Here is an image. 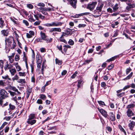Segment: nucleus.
I'll return each mask as SVG.
<instances>
[{
  "label": "nucleus",
  "mask_w": 135,
  "mask_h": 135,
  "mask_svg": "<svg viewBox=\"0 0 135 135\" xmlns=\"http://www.w3.org/2000/svg\"><path fill=\"white\" fill-rule=\"evenodd\" d=\"M5 42L11 49H13L16 46L15 43L13 38L12 36H10L5 40Z\"/></svg>",
  "instance_id": "f257e3e1"
},
{
  "label": "nucleus",
  "mask_w": 135,
  "mask_h": 135,
  "mask_svg": "<svg viewBox=\"0 0 135 135\" xmlns=\"http://www.w3.org/2000/svg\"><path fill=\"white\" fill-rule=\"evenodd\" d=\"M104 6V3L103 2H99L97 6L96 7V10L98 11V13L99 16H100L101 14L100 13H101L102 11V9Z\"/></svg>",
  "instance_id": "f03ea898"
},
{
  "label": "nucleus",
  "mask_w": 135,
  "mask_h": 135,
  "mask_svg": "<svg viewBox=\"0 0 135 135\" xmlns=\"http://www.w3.org/2000/svg\"><path fill=\"white\" fill-rule=\"evenodd\" d=\"M8 97V94L4 89H2L0 91V98L4 99Z\"/></svg>",
  "instance_id": "7ed1b4c3"
},
{
  "label": "nucleus",
  "mask_w": 135,
  "mask_h": 135,
  "mask_svg": "<svg viewBox=\"0 0 135 135\" xmlns=\"http://www.w3.org/2000/svg\"><path fill=\"white\" fill-rule=\"evenodd\" d=\"M126 4L127 6L126 7V9L128 11H130L131 8L135 7V4L134 3L132 4L129 1H128V2H126Z\"/></svg>",
  "instance_id": "20e7f679"
},
{
  "label": "nucleus",
  "mask_w": 135,
  "mask_h": 135,
  "mask_svg": "<svg viewBox=\"0 0 135 135\" xmlns=\"http://www.w3.org/2000/svg\"><path fill=\"white\" fill-rule=\"evenodd\" d=\"M97 4V2H93L91 3H89L87 5V8L90 11H93L94 9Z\"/></svg>",
  "instance_id": "39448f33"
},
{
  "label": "nucleus",
  "mask_w": 135,
  "mask_h": 135,
  "mask_svg": "<svg viewBox=\"0 0 135 135\" xmlns=\"http://www.w3.org/2000/svg\"><path fill=\"white\" fill-rule=\"evenodd\" d=\"M98 109L99 111L103 116L105 118H108V115L107 114V112L106 111L103 109H100L99 108H98Z\"/></svg>",
  "instance_id": "423d86ee"
},
{
  "label": "nucleus",
  "mask_w": 135,
  "mask_h": 135,
  "mask_svg": "<svg viewBox=\"0 0 135 135\" xmlns=\"http://www.w3.org/2000/svg\"><path fill=\"white\" fill-rule=\"evenodd\" d=\"M68 2L71 6L74 8H76V4L77 1L76 0H67Z\"/></svg>",
  "instance_id": "0eeeda50"
},
{
  "label": "nucleus",
  "mask_w": 135,
  "mask_h": 135,
  "mask_svg": "<svg viewBox=\"0 0 135 135\" xmlns=\"http://www.w3.org/2000/svg\"><path fill=\"white\" fill-rule=\"evenodd\" d=\"M61 30L60 28H51L49 30V32L52 33L54 32H60Z\"/></svg>",
  "instance_id": "6e6552de"
},
{
  "label": "nucleus",
  "mask_w": 135,
  "mask_h": 135,
  "mask_svg": "<svg viewBox=\"0 0 135 135\" xmlns=\"http://www.w3.org/2000/svg\"><path fill=\"white\" fill-rule=\"evenodd\" d=\"M52 27H56L61 26L62 23L60 22H53L51 23Z\"/></svg>",
  "instance_id": "1a4fd4ad"
},
{
  "label": "nucleus",
  "mask_w": 135,
  "mask_h": 135,
  "mask_svg": "<svg viewBox=\"0 0 135 135\" xmlns=\"http://www.w3.org/2000/svg\"><path fill=\"white\" fill-rule=\"evenodd\" d=\"M15 55V53H13L12 54V55L11 56H8V57L9 59V60L10 62L11 63H12L14 61L13 58L14 57Z\"/></svg>",
  "instance_id": "9d476101"
},
{
  "label": "nucleus",
  "mask_w": 135,
  "mask_h": 135,
  "mask_svg": "<svg viewBox=\"0 0 135 135\" xmlns=\"http://www.w3.org/2000/svg\"><path fill=\"white\" fill-rule=\"evenodd\" d=\"M135 123L134 122L132 121H131V122L128 124V126L130 129L131 130H132L134 126H135Z\"/></svg>",
  "instance_id": "9b49d317"
},
{
  "label": "nucleus",
  "mask_w": 135,
  "mask_h": 135,
  "mask_svg": "<svg viewBox=\"0 0 135 135\" xmlns=\"http://www.w3.org/2000/svg\"><path fill=\"white\" fill-rule=\"evenodd\" d=\"M13 67V66L11 64H9L7 63L4 66V68L6 71L9 69V70L11 68Z\"/></svg>",
  "instance_id": "f8f14e48"
},
{
  "label": "nucleus",
  "mask_w": 135,
  "mask_h": 135,
  "mask_svg": "<svg viewBox=\"0 0 135 135\" xmlns=\"http://www.w3.org/2000/svg\"><path fill=\"white\" fill-rule=\"evenodd\" d=\"M109 114L110 115V120L112 121H114L115 120V117L114 113L112 112H111L109 113Z\"/></svg>",
  "instance_id": "ddd939ff"
},
{
  "label": "nucleus",
  "mask_w": 135,
  "mask_h": 135,
  "mask_svg": "<svg viewBox=\"0 0 135 135\" xmlns=\"http://www.w3.org/2000/svg\"><path fill=\"white\" fill-rule=\"evenodd\" d=\"M126 113L128 117H131L133 115V113L131 109H128L126 112Z\"/></svg>",
  "instance_id": "4468645a"
},
{
  "label": "nucleus",
  "mask_w": 135,
  "mask_h": 135,
  "mask_svg": "<svg viewBox=\"0 0 135 135\" xmlns=\"http://www.w3.org/2000/svg\"><path fill=\"white\" fill-rule=\"evenodd\" d=\"M2 34L4 36H7L8 34V31L7 30H3L1 31Z\"/></svg>",
  "instance_id": "2eb2a0df"
},
{
  "label": "nucleus",
  "mask_w": 135,
  "mask_h": 135,
  "mask_svg": "<svg viewBox=\"0 0 135 135\" xmlns=\"http://www.w3.org/2000/svg\"><path fill=\"white\" fill-rule=\"evenodd\" d=\"M36 62H41L42 59L41 57L38 54H37L36 57Z\"/></svg>",
  "instance_id": "dca6fc26"
},
{
  "label": "nucleus",
  "mask_w": 135,
  "mask_h": 135,
  "mask_svg": "<svg viewBox=\"0 0 135 135\" xmlns=\"http://www.w3.org/2000/svg\"><path fill=\"white\" fill-rule=\"evenodd\" d=\"M28 120L27 121V123L28 124H31V125H33L36 123V120Z\"/></svg>",
  "instance_id": "f3484780"
},
{
  "label": "nucleus",
  "mask_w": 135,
  "mask_h": 135,
  "mask_svg": "<svg viewBox=\"0 0 135 135\" xmlns=\"http://www.w3.org/2000/svg\"><path fill=\"white\" fill-rule=\"evenodd\" d=\"M9 71L10 72L11 75L13 76L15 75V73L16 72V70L14 68H11L10 69Z\"/></svg>",
  "instance_id": "a211bd4d"
},
{
  "label": "nucleus",
  "mask_w": 135,
  "mask_h": 135,
  "mask_svg": "<svg viewBox=\"0 0 135 135\" xmlns=\"http://www.w3.org/2000/svg\"><path fill=\"white\" fill-rule=\"evenodd\" d=\"M72 33V30L70 28L68 29L67 30L66 32H65V34L68 35H71Z\"/></svg>",
  "instance_id": "6ab92c4d"
},
{
  "label": "nucleus",
  "mask_w": 135,
  "mask_h": 135,
  "mask_svg": "<svg viewBox=\"0 0 135 135\" xmlns=\"http://www.w3.org/2000/svg\"><path fill=\"white\" fill-rule=\"evenodd\" d=\"M119 8V6L118 4L117 3H116L113 8V11L114 12H115L118 10Z\"/></svg>",
  "instance_id": "aec40b11"
},
{
  "label": "nucleus",
  "mask_w": 135,
  "mask_h": 135,
  "mask_svg": "<svg viewBox=\"0 0 135 135\" xmlns=\"http://www.w3.org/2000/svg\"><path fill=\"white\" fill-rule=\"evenodd\" d=\"M28 17L29 21L31 22H34L35 21V20L33 18V16L31 15H29Z\"/></svg>",
  "instance_id": "412c9836"
},
{
  "label": "nucleus",
  "mask_w": 135,
  "mask_h": 135,
  "mask_svg": "<svg viewBox=\"0 0 135 135\" xmlns=\"http://www.w3.org/2000/svg\"><path fill=\"white\" fill-rule=\"evenodd\" d=\"M40 35L42 40H44L46 37H47V36L42 31L41 32Z\"/></svg>",
  "instance_id": "4be33fe9"
},
{
  "label": "nucleus",
  "mask_w": 135,
  "mask_h": 135,
  "mask_svg": "<svg viewBox=\"0 0 135 135\" xmlns=\"http://www.w3.org/2000/svg\"><path fill=\"white\" fill-rule=\"evenodd\" d=\"M89 14V13L87 12V13H81L80 14H79L78 15H76L74 16L75 17L78 18L79 16H83V15H88Z\"/></svg>",
  "instance_id": "5701e85b"
},
{
  "label": "nucleus",
  "mask_w": 135,
  "mask_h": 135,
  "mask_svg": "<svg viewBox=\"0 0 135 135\" xmlns=\"http://www.w3.org/2000/svg\"><path fill=\"white\" fill-rule=\"evenodd\" d=\"M44 40L46 41V42L47 43H50L52 42V38H49L47 36Z\"/></svg>",
  "instance_id": "b1692460"
},
{
  "label": "nucleus",
  "mask_w": 135,
  "mask_h": 135,
  "mask_svg": "<svg viewBox=\"0 0 135 135\" xmlns=\"http://www.w3.org/2000/svg\"><path fill=\"white\" fill-rule=\"evenodd\" d=\"M119 22L118 21H116L112 24L111 26L113 28H114L115 27L116 28L117 27V26Z\"/></svg>",
  "instance_id": "393cba45"
},
{
  "label": "nucleus",
  "mask_w": 135,
  "mask_h": 135,
  "mask_svg": "<svg viewBox=\"0 0 135 135\" xmlns=\"http://www.w3.org/2000/svg\"><path fill=\"white\" fill-rule=\"evenodd\" d=\"M4 26V21L2 20V18H0V28H2Z\"/></svg>",
  "instance_id": "a878e982"
},
{
  "label": "nucleus",
  "mask_w": 135,
  "mask_h": 135,
  "mask_svg": "<svg viewBox=\"0 0 135 135\" xmlns=\"http://www.w3.org/2000/svg\"><path fill=\"white\" fill-rule=\"evenodd\" d=\"M32 91V88H29L27 90V97L28 98L30 95V94L31 93Z\"/></svg>",
  "instance_id": "bb28decb"
},
{
  "label": "nucleus",
  "mask_w": 135,
  "mask_h": 135,
  "mask_svg": "<svg viewBox=\"0 0 135 135\" xmlns=\"http://www.w3.org/2000/svg\"><path fill=\"white\" fill-rule=\"evenodd\" d=\"M35 114H31L29 116L28 120L32 119L35 118Z\"/></svg>",
  "instance_id": "cd10ccee"
},
{
  "label": "nucleus",
  "mask_w": 135,
  "mask_h": 135,
  "mask_svg": "<svg viewBox=\"0 0 135 135\" xmlns=\"http://www.w3.org/2000/svg\"><path fill=\"white\" fill-rule=\"evenodd\" d=\"M135 105L133 104H131L129 105H128L127 107V108L128 109H131V108H133L134 107Z\"/></svg>",
  "instance_id": "c85d7f7f"
},
{
  "label": "nucleus",
  "mask_w": 135,
  "mask_h": 135,
  "mask_svg": "<svg viewBox=\"0 0 135 135\" xmlns=\"http://www.w3.org/2000/svg\"><path fill=\"white\" fill-rule=\"evenodd\" d=\"M17 82L22 84H25L26 83V81L25 79H20L18 80Z\"/></svg>",
  "instance_id": "c756f323"
},
{
  "label": "nucleus",
  "mask_w": 135,
  "mask_h": 135,
  "mask_svg": "<svg viewBox=\"0 0 135 135\" xmlns=\"http://www.w3.org/2000/svg\"><path fill=\"white\" fill-rule=\"evenodd\" d=\"M133 74V72H131L130 74L128 75L126 78L124 79H123L124 80H128L130 79L131 77L132 76V75Z\"/></svg>",
  "instance_id": "7c9ffc66"
},
{
  "label": "nucleus",
  "mask_w": 135,
  "mask_h": 135,
  "mask_svg": "<svg viewBox=\"0 0 135 135\" xmlns=\"http://www.w3.org/2000/svg\"><path fill=\"white\" fill-rule=\"evenodd\" d=\"M37 5L38 6H40V8H44L45 6V4L42 3H39Z\"/></svg>",
  "instance_id": "2f4dec72"
},
{
  "label": "nucleus",
  "mask_w": 135,
  "mask_h": 135,
  "mask_svg": "<svg viewBox=\"0 0 135 135\" xmlns=\"http://www.w3.org/2000/svg\"><path fill=\"white\" fill-rule=\"evenodd\" d=\"M4 61L2 60H0V68L3 69L4 66Z\"/></svg>",
  "instance_id": "473e14b6"
},
{
  "label": "nucleus",
  "mask_w": 135,
  "mask_h": 135,
  "mask_svg": "<svg viewBox=\"0 0 135 135\" xmlns=\"http://www.w3.org/2000/svg\"><path fill=\"white\" fill-rule=\"evenodd\" d=\"M55 62L56 64H57L59 65H61L62 64V61L57 59H55Z\"/></svg>",
  "instance_id": "72a5a7b5"
},
{
  "label": "nucleus",
  "mask_w": 135,
  "mask_h": 135,
  "mask_svg": "<svg viewBox=\"0 0 135 135\" xmlns=\"http://www.w3.org/2000/svg\"><path fill=\"white\" fill-rule=\"evenodd\" d=\"M119 129L122 132H123L125 135L126 134V132L124 129L120 125H119Z\"/></svg>",
  "instance_id": "f704fd0d"
},
{
  "label": "nucleus",
  "mask_w": 135,
  "mask_h": 135,
  "mask_svg": "<svg viewBox=\"0 0 135 135\" xmlns=\"http://www.w3.org/2000/svg\"><path fill=\"white\" fill-rule=\"evenodd\" d=\"M23 60L25 62L26 66H27V59L26 56H23Z\"/></svg>",
  "instance_id": "c9c22d12"
},
{
  "label": "nucleus",
  "mask_w": 135,
  "mask_h": 135,
  "mask_svg": "<svg viewBox=\"0 0 135 135\" xmlns=\"http://www.w3.org/2000/svg\"><path fill=\"white\" fill-rule=\"evenodd\" d=\"M3 79H8V80H11V79L9 78L8 76V75H6L3 76L2 77Z\"/></svg>",
  "instance_id": "e433bc0d"
},
{
  "label": "nucleus",
  "mask_w": 135,
  "mask_h": 135,
  "mask_svg": "<svg viewBox=\"0 0 135 135\" xmlns=\"http://www.w3.org/2000/svg\"><path fill=\"white\" fill-rule=\"evenodd\" d=\"M5 83L2 80H0V86H5Z\"/></svg>",
  "instance_id": "4c0bfd02"
},
{
  "label": "nucleus",
  "mask_w": 135,
  "mask_h": 135,
  "mask_svg": "<svg viewBox=\"0 0 135 135\" xmlns=\"http://www.w3.org/2000/svg\"><path fill=\"white\" fill-rule=\"evenodd\" d=\"M11 89L17 92L18 94H20V92H19L18 91V90L15 87H12L11 88Z\"/></svg>",
  "instance_id": "58836bf2"
},
{
  "label": "nucleus",
  "mask_w": 135,
  "mask_h": 135,
  "mask_svg": "<svg viewBox=\"0 0 135 135\" xmlns=\"http://www.w3.org/2000/svg\"><path fill=\"white\" fill-rule=\"evenodd\" d=\"M8 123L6 122H4L1 125L0 127V130L2 129L4 126L7 124Z\"/></svg>",
  "instance_id": "ea45409f"
},
{
  "label": "nucleus",
  "mask_w": 135,
  "mask_h": 135,
  "mask_svg": "<svg viewBox=\"0 0 135 135\" xmlns=\"http://www.w3.org/2000/svg\"><path fill=\"white\" fill-rule=\"evenodd\" d=\"M18 74L20 76H26L25 73L24 72H19Z\"/></svg>",
  "instance_id": "a19ab883"
},
{
  "label": "nucleus",
  "mask_w": 135,
  "mask_h": 135,
  "mask_svg": "<svg viewBox=\"0 0 135 135\" xmlns=\"http://www.w3.org/2000/svg\"><path fill=\"white\" fill-rule=\"evenodd\" d=\"M68 43V44L71 45H73L74 44V41L71 39H70Z\"/></svg>",
  "instance_id": "79ce46f5"
},
{
  "label": "nucleus",
  "mask_w": 135,
  "mask_h": 135,
  "mask_svg": "<svg viewBox=\"0 0 135 135\" xmlns=\"http://www.w3.org/2000/svg\"><path fill=\"white\" fill-rule=\"evenodd\" d=\"M57 47L58 49L62 53H63V52L62 51V45H60V46H57Z\"/></svg>",
  "instance_id": "37998d69"
},
{
  "label": "nucleus",
  "mask_w": 135,
  "mask_h": 135,
  "mask_svg": "<svg viewBox=\"0 0 135 135\" xmlns=\"http://www.w3.org/2000/svg\"><path fill=\"white\" fill-rule=\"evenodd\" d=\"M40 98L43 100H45L46 99V97L44 94H42L40 95Z\"/></svg>",
  "instance_id": "c03bdc74"
},
{
  "label": "nucleus",
  "mask_w": 135,
  "mask_h": 135,
  "mask_svg": "<svg viewBox=\"0 0 135 135\" xmlns=\"http://www.w3.org/2000/svg\"><path fill=\"white\" fill-rule=\"evenodd\" d=\"M30 66L31 68V72L32 73H33L34 69V66L33 63H32V64H30Z\"/></svg>",
  "instance_id": "a18cd8bd"
},
{
  "label": "nucleus",
  "mask_w": 135,
  "mask_h": 135,
  "mask_svg": "<svg viewBox=\"0 0 135 135\" xmlns=\"http://www.w3.org/2000/svg\"><path fill=\"white\" fill-rule=\"evenodd\" d=\"M27 7L30 9H32L33 7L32 4H28L27 5Z\"/></svg>",
  "instance_id": "49530a36"
},
{
  "label": "nucleus",
  "mask_w": 135,
  "mask_h": 135,
  "mask_svg": "<svg viewBox=\"0 0 135 135\" xmlns=\"http://www.w3.org/2000/svg\"><path fill=\"white\" fill-rule=\"evenodd\" d=\"M9 106L11 110H13L15 108V105H12L11 104H9Z\"/></svg>",
  "instance_id": "de8ad7c7"
},
{
  "label": "nucleus",
  "mask_w": 135,
  "mask_h": 135,
  "mask_svg": "<svg viewBox=\"0 0 135 135\" xmlns=\"http://www.w3.org/2000/svg\"><path fill=\"white\" fill-rule=\"evenodd\" d=\"M114 66V65L113 64H111L108 66L107 68L108 70H110L113 68Z\"/></svg>",
  "instance_id": "09e8293b"
},
{
  "label": "nucleus",
  "mask_w": 135,
  "mask_h": 135,
  "mask_svg": "<svg viewBox=\"0 0 135 135\" xmlns=\"http://www.w3.org/2000/svg\"><path fill=\"white\" fill-rule=\"evenodd\" d=\"M59 40L60 42H64L65 44H67V42L66 41L64 38H62L60 37Z\"/></svg>",
  "instance_id": "8fccbe9b"
},
{
  "label": "nucleus",
  "mask_w": 135,
  "mask_h": 135,
  "mask_svg": "<svg viewBox=\"0 0 135 135\" xmlns=\"http://www.w3.org/2000/svg\"><path fill=\"white\" fill-rule=\"evenodd\" d=\"M41 22L40 21H38L35 22L34 23L33 25L34 26H37L39 25Z\"/></svg>",
  "instance_id": "3c124183"
},
{
  "label": "nucleus",
  "mask_w": 135,
  "mask_h": 135,
  "mask_svg": "<svg viewBox=\"0 0 135 135\" xmlns=\"http://www.w3.org/2000/svg\"><path fill=\"white\" fill-rule=\"evenodd\" d=\"M20 59V57L18 55H16L15 56V59L16 61H18Z\"/></svg>",
  "instance_id": "603ef678"
},
{
  "label": "nucleus",
  "mask_w": 135,
  "mask_h": 135,
  "mask_svg": "<svg viewBox=\"0 0 135 135\" xmlns=\"http://www.w3.org/2000/svg\"><path fill=\"white\" fill-rule=\"evenodd\" d=\"M38 15L39 17L41 19H43L45 18V16H42L40 13H38Z\"/></svg>",
  "instance_id": "864d4df0"
},
{
  "label": "nucleus",
  "mask_w": 135,
  "mask_h": 135,
  "mask_svg": "<svg viewBox=\"0 0 135 135\" xmlns=\"http://www.w3.org/2000/svg\"><path fill=\"white\" fill-rule=\"evenodd\" d=\"M131 87V85H127L123 89V91H124L126 89L129 88L130 87Z\"/></svg>",
  "instance_id": "5fc2aeb1"
},
{
  "label": "nucleus",
  "mask_w": 135,
  "mask_h": 135,
  "mask_svg": "<svg viewBox=\"0 0 135 135\" xmlns=\"http://www.w3.org/2000/svg\"><path fill=\"white\" fill-rule=\"evenodd\" d=\"M131 69L130 68H127L126 70V74H128L131 71Z\"/></svg>",
  "instance_id": "6e6d98bb"
},
{
  "label": "nucleus",
  "mask_w": 135,
  "mask_h": 135,
  "mask_svg": "<svg viewBox=\"0 0 135 135\" xmlns=\"http://www.w3.org/2000/svg\"><path fill=\"white\" fill-rule=\"evenodd\" d=\"M23 22L26 26H28L29 25V23L27 21L23 20Z\"/></svg>",
  "instance_id": "4d7b16f0"
},
{
  "label": "nucleus",
  "mask_w": 135,
  "mask_h": 135,
  "mask_svg": "<svg viewBox=\"0 0 135 135\" xmlns=\"http://www.w3.org/2000/svg\"><path fill=\"white\" fill-rule=\"evenodd\" d=\"M77 74V72L75 71L74 74L71 76V78L72 79H73L75 78Z\"/></svg>",
  "instance_id": "13d9d810"
},
{
  "label": "nucleus",
  "mask_w": 135,
  "mask_h": 135,
  "mask_svg": "<svg viewBox=\"0 0 135 135\" xmlns=\"http://www.w3.org/2000/svg\"><path fill=\"white\" fill-rule=\"evenodd\" d=\"M44 26L47 27H52V23H47L43 25Z\"/></svg>",
  "instance_id": "bf43d9fd"
},
{
  "label": "nucleus",
  "mask_w": 135,
  "mask_h": 135,
  "mask_svg": "<svg viewBox=\"0 0 135 135\" xmlns=\"http://www.w3.org/2000/svg\"><path fill=\"white\" fill-rule=\"evenodd\" d=\"M125 94L124 92L122 93L119 94H117V96L119 97H121L124 96Z\"/></svg>",
  "instance_id": "052dcab7"
},
{
  "label": "nucleus",
  "mask_w": 135,
  "mask_h": 135,
  "mask_svg": "<svg viewBox=\"0 0 135 135\" xmlns=\"http://www.w3.org/2000/svg\"><path fill=\"white\" fill-rule=\"evenodd\" d=\"M37 67L38 68L39 70H40V69L41 68V62H37Z\"/></svg>",
  "instance_id": "680f3d73"
},
{
  "label": "nucleus",
  "mask_w": 135,
  "mask_h": 135,
  "mask_svg": "<svg viewBox=\"0 0 135 135\" xmlns=\"http://www.w3.org/2000/svg\"><path fill=\"white\" fill-rule=\"evenodd\" d=\"M19 79V77L16 74L14 76V78H13V80H18Z\"/></svg>",
  "instance_id": "e2e57ef3"
},
{
  "label": "nucleus",
  "mask_w": 135,
  "mask_h": 135,
  "mask_svg": "<svg viewBox=\"0 0 135 135\" xmlns=\"http://www.w3.org/2000/svg\"><path fill=\"white\" fill-rule=\"evenodd\" d=\"M86 26V25L84 24H79L78 25L79 28L84 27Z\"/></svg>",
  "instance_id": "0e129e2a"
},
{
  "label": "nucleus",
  "mask_w": 135,
  "mask_h": 135,
  "mask_svg": "<svg viewBox=\"0 0 135 135\" xmlns=\"http://www.w3.org/2000/svg\"><path fill=\"white\" fill-rule=\"evenodd\" d=\"M17 70L18 71H20L21 70V68L20 66L19 65L17 66L16 67Z\"/></svg>",
  "instance_id": "69168bd1"
},
{
  "label": "nucleus",
  "mask_w": 135,
  "mask_h": 135,
  "mask_svg": "<svg viewBox=\"0 0 135 135\" xmlns=\"http://www.w3.org/2000/svg\"><path fill=\"white\" fill-rule=\"evenodd\" d=\"M8 92L10 93V95L12 96H14L15 94V93L12 92L10 90L8 91Z\"/></svg>",
  "instance_id": "338daca9"
},
{
  "label": "nucleus",
  "mask_w": 135,
  "mask_h": 135,
  "mask_svg": "<svg viewBox=\"0 0 135 135\" xmlns=\"http://www.w3.org/2000/svg\"><path fill=\"white\" fill-rule=\"evenodd\" d=\"M9 129V127L8 126H7L4 129V132L5 133L7 132Z\"/></svg>",
  "instance_id": "774afa93"
}]
</instances>
